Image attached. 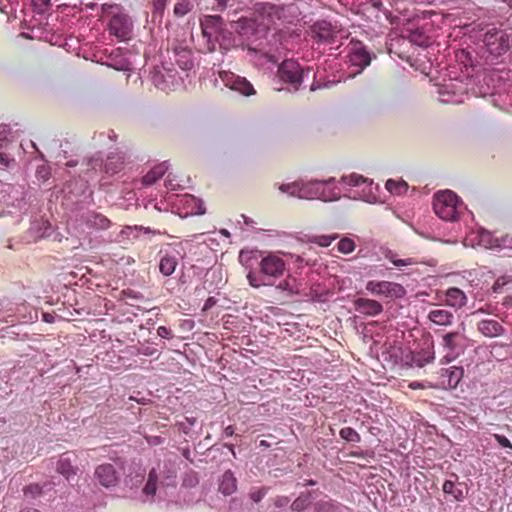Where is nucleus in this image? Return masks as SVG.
I'll use <instances>...</instances> for the list:
<instances>
[{"mask_svg": "<svg viewBox=\"0 0 512 512\" xmlns=\"http://www.w3.org/2000/svg\"><path fill=\"white\" fill-rule=\"evenodd\" d=\"M259 270L261 275L254 271H249L247 274L248 283L254 288L270 285L272 284L270 280L280 278L286 270V262L280 255L268 253L259 262Z\"/></svg>", "mask_w": 512, "mask_h": 512, "instance_id": "1", "label": "nucleus"}, {"mask_svg": "<svg viewBox=\"0 0 512 512\" xmlns=\"http://www.w3.org/2000/svg\"><path fill=\"white\" fill-rule=\"evenodd\" d=\"M103 17L109 18L108 31L119 41H128L131 38L133 23L124 8L119 4L104 3L101 5Z\"/></svg>", "mask_w": 512, "mask_h": 512, "instance_id": "2", "label": "nucleus"}, {"mask_svg": "<svg viewBox=\"0 0 512 512\" xmlns=\"http://www.w3.org/2000/svg\"><path fill=\"white\" fill-rule=\"evenodd\" d=\"M463 207L462 200L451 190L439 191L434 195L433 209L445 221L457 220Z\"/></svg>", "mask_w": 512, "mask_h": 512, "instance_id": "3", "label": "nucleus"}, {"mask_svg": "<svg viewBox=\"0 0 512 512\" xmlns=\"http://www.w3.org/2000/svg\"><path fill=\"white\" fill-rule=\"evenodd\" d=\"M483 41L487 51L492 56L499 57L510 49L512 32L493 28L485 33Z\"/></svg>", "mask_w": 512, "mask_h": 512, "instance_id": "4", "label": "nucleus"}, {"mask_svg": "<svg viewBox=\"0 0 512 512\" xmlns=\"http://www.w3.org/2000/svg\"><path fill=\"white\" fill-rule=\"evenodd\" d=\"M366 290L372 295L387 298H402L406 294V290L401 284L385 280L368 281L366 283Z\"/></svg>", "mask_w": 512, "mask_h": 512, "instance_id": "5", "label": "nucleus"}, {"mask_svg": "<svg viewBox=\"0 0 512 512\" xmlns=\"http://www.w3.org/2000/svg\"><path fill=\"white\" fill-rule=\"evenodd\" d=\"M278 76L283 82L291 84L297 90L303 80V69L294 60H285L278 68Z\"/></svg>", "mask_w": 512, "mask_h": 512, "instance_id": "6", "label": "nucleus"}, {"mask_svg": "<svg viewBox=\"0 0 512 512\" xmlns=\"http://www.w3.org/2000/svg\"><path fill=\"white\" fill-rule=\"evenodd\" d=\"M220 78L225 86L231 90L238 91L245 96L255 94L252 84L243 77L231 72H220Z\"/></svg>", "mask_w": 512, "mask_h": 512, "instance_id": "7", "label": "nucleus"}, {"mask_svg": "<svg viewBox=\"0 0 512 512\" xmlns=\"http://www.w3.org/2000/svg\"><path fill=\"white\" fill-rule=\"evenodd\" d=\"M94 476L99 484L106 488L116 486L119 481V475L115 467L110 463L97 466Z\"/></svg>", "mask_w": 512, "mask_h": 512, "instance_id": "8", "label": "nucleus"}, {"mask_svg": "<svg viewBox=\"0 0 512 512\" xmlns=\"http://www.w3.org/2000/svg\"><path fill=\"white\" fill-rule=\"evenodd\" d=\"M440 374V387L454 389L458 386L464 375L462 367L451 366L449 368H442Z\"/></svg>", "mask_w": 512, "mask_h": 512, "instance_id": "9", "label": "nucleus"}, {"mask_svg": "<svg viewBox=\"0 0 512 512\" xmlns=\"http://www.w3.org/2000/svg\"><path fill=\"white\" fill-rule=\"evenodd\" d=\"M313 37L319 42L331 43L338 32L336 27L326 20L318 21L311 27Z\"/></svg>", "mask_w": 512, "mask_h": 512, "instance_id": "10", "label": "nucleus"}, {"mask_svg": "<svg viewBox=\"0 0 512 512\" xmlns=\"http://www.w3.org/2000/svg\"><path fill=\"white\" fill-rule=\"evenodd\" d=\"M460 338L461 334L458 331L448 332L442 336L441 345L447 352L441 360L442 363H449L455 358L454 352L459 346Z\"/></svg>", "mask_w": 512, "mask_h": 512, "instance_id": "11", "label": "nucleus"}, {"mask_svg": "<svg viewBox=\"0 0 512 512\" xmlns=\"http://www.w3.org/2000/svg\"><path fill=\"white\" fill-rule=\"evenodd\" d=\"M354 307L357 312L366 316H376L383 311L380 302L369 298H357L354 301Z\"/></svg>", "mask_w": 512, "mask_h": 512, "instance_id": "12", "label": "nucleus"}, {"mask_svg": "<svg viewBox=\"0 0 512 512\" xmlns=\"http://www.w3.org/2000/svg\"><path fill=\"white\" fill-rule=\"evenodd\" d=\"M222 18L218 15H209L201 20L200 26L204 37L210 41L213 35L221 30Z\"/></svg>", "mask_w": 512, "mask_h": 512, "instance_id": "13", "label": "nucleus"}, {"mask_svg": "<svg viewBox=\"0 0 512 512\" xmlns=\"http://www.w3.org/2000/svg\"><path fill=\"white\" fill-rule=\"evenodd\" d=\"M467 300L466 294L457 287H450L445 291L444 302L449 307L460 309L466 305Z\"/></svg>", "mask_w": 512, "mask_h": 512, "instance_id": "14", "label": "nucleus"}, {"mask_svg": "<svg viewBox=\"0 0 512 512\" xmlns=\"http://www.w3.org/2000/svg\"><path fill=\"white\" fill-rule=\"evenodd\" d=\"M75 459L71 458L69 453H64L57 461L56 470L59 474L63 475L67 480H70L77 474L78 468L73 465Z\"/></svg>", "mask_w": 512, "mask_h": 512, "instance_id": "15", "label": "nucleus"}, {"mask_svg": "<svg viewBox=\"0 0 512 512\" xmlns=\"http://www.w3.org/2000/svg\"><path fill=\"white\" fill-rule=\"evenodd\" d=\"M478 331L486 337H497L503 334V326L496 320H482L477 325Z\"/></svg>", "mask_w": 512, "mask_h": 512, "instance_id": "16", "label": "nucleus"}, {"mask_svg": "<svg viewBox=\"0 0 512 512\" xmlns=\"http://www.w3.org/2000/svg\"><path fill=\"white\" fill-rule=\"evenodd\" d=\"M427 317L432 323L439 326H450L454 321L453 313L442 308L430 310Z\"/></svg>", "mask_w": 512, "mask_h": 512, "instance_id": "17", "label": "nucleus"}, {"mask_svg": "<svg viewBox=\"0 0 512 512\" xmlns=\"http://www.w3.org/2000/svg\"><path fill=\"white\" fill-rule=\"evenodd\" d=\"M256 22L250 18H240L231 24V28L242 36L252 35L256 31Z\"/></svg>", "mask_w": 512, "mask_h": 512, "instance_id": "18", "label": "nucleus"}, {"mask_svg": "<svg viewBox=\"0 0 512 512\" xmlns=\"http://www.w3.org/2000/svg\"><path fill=\"white\" fill-rule=\"evenodd\" d=\"M237 480L231 470H227L221 477L219 491L224 495H231L236 491Z\"/></svg>", "mask_w": 512, "mask_h": 512, "instance_id": "19", "label": "nucleus"}, {"mask_svg": "<svg viewBox=\"0 0 512 512\" xmlns=\"http://www.w3.org/2000/svg\"><path fill=\"white\" fill-rule=\"evenodd\" d=\"M85 223L92 228L107 229L110 226V220L97 212H88L84 216Z\"/></svg>", "mask_w": 512, "mask_h": 512, "instance_id": "20", "label": "nucleus"}, {"mask_svg": "<svg viewBox=\"0 0 512 512\" xmlns=\"http://www.w3.org/2000/svg\"><path fill=\"white\" fill-rule=\"evenodd\" d=\"M178 259L174 255L164 254L159 261V271L164 276H170L175 272Z\"/></svg>", "mask_w": 512, "mask_h": 512, "instance_id": "21", "label": "nucleus"}, {"mask_svg": "<svg viewBox=\"0 0 512 512\" xmlns=\"http://www.w3.org/2000/svg\"><path fill=\"white\" fill-rule=\"evenodd\" d=\"M124 165L125 162L123 156L111 155L107 157L104 169L106 173L113 175L120 172L124 168Z\"/></svg>", "mask_w": 512, "mask_h": 512, "instance_id": "22", "label": "nucleus"}, {"mask_svg": "<svg viewBox=\"0 0 512 512\" xmlns=\"http://www.w3.org/2000/svg\"><path fill=\"white\" fill-rule=\"evenodd\" d=\"M167 171L165 163L159 164L153 167L142 179V182L146 186L153 185L157 180L162 178Z\"/></svg>", "mask_w": 512, "mask_h": 512, "instance_id": "23", "label": "nucleus"}, {"mask_svg": "<svg viewBox=\"0 0 512 512\" xmlns=\"http://www.w3.org/2000/svg\"><path fill=\"white\" fill-rule=\"evenodd\" d=\"M277 289H279L281 291H286L289 294H298L299 293V286H298L297 280H296V278H294L290 275L277 285Z\"/></svg>", "mask_w": 512, "mask_h": 512, "instance_id": "24", "label": "nucleus"}, {"mask_svg": "<svg viewBox=\"0 0 512 512\" xmlns=\"http://www.w3.org/2000/svg\"><path fill=\"white\" fill-rule=\"evenodd\" d=\"M385 187L390 193L396 195H401L408 189V185L405 181H396L393 179L387 180Z\"/></svg>", "mask_w": 512, "mask_h": 512, "instance_id": "25", "label": "nucleus"}, {"mask_svg": "<svg viewBox=\"0 0 512 512\" xmlns=\"http://www.w3.org/2000/svg\"><path fill=\"white\" fill-rule=\"evenodd\" d=\"M351 61L354 64L359 65L363 68L370 64L371 58H370V55L368 52H366L365 50L359 49V50H356L352 54Z\"/></svg>", "mask_w": 512, "mask_h": 512, "instance_id": "26", "label": "nucleus"}, {"mask_svg": "<svg viewBox=\"0 0 512 512\" xmlns=\"http://www.w3.org/2000/svg\"><path fill=\"white\" fill-rule=\"evenodd\" d=\"M442 489L444 493L452 495L455 500L461 501L464 499L462 490L457 488L455 483L451 480H446Z\"/></svg>", "mask_w": 512, "mask_h": 512, "instance_id": "27", "label": "nucleus"}, {"mask_svg": "<svg viewBox=\"0 0 512 512\" xmlns=\"http://www.w3.org/2000/svg\"><path fill=\"white\" fill-rule=\"evenodd\" d=\"M193 8L189 0H178L174 5L173 13L176 17H183L188 14Z\"/></svg>", "mask_w": 512, "mask_h": 512, "instance_id": "28", "label": "nucleus"}, {"mask_svg": "<svg viewBox=\"0 0 512 512\" xmlns=\"http://www.w3.org/2000/svg\"><path fill=\"white\" fill-rule=\"evenodd\" d=\"M385 257L393 263L396 267H405L414 265L417 263V261L414 258H405V259H399L397 258V255L391 251H389Z\"/></svg>", "mask_w": 512, "mask_h": 512, "instance_id": "29", "label": "nucleus"}, {"mask_svg": "<svg viewBox=\"0 0 512 512\" xmlns=\"http://www.w3.org/2000/svg\"><path fill=\"white\" fill-rule=\"evenodd\" d=\"M339 435L347 442L358 443L361 441L360 434L352 427H344L340 430Z\"/></svg>", "mask_w": 512, "mask_h": 512, "instance_id": "30", "label": "nucleus"}, {"mask_svg": "<svg viewBox=\"0 0 512 512\" xmlns=\"http://www.w3.org/2000/svg\"><path fill=\"white\" fill-rule=\"evenodd\" d=\"M309 503H310V501H309L308 495H300L291 504V509L293 511L300 512V511L304 510L305 508H307Z\"/></svg>", "mask_w": 512, "mask_h": 512, "instance_id": "31", "label": "nucleus"}, {"mask_svg": "<svg viewBox=\"0 0 512 512\" xmlns=\"http://www.w3.org/2000/svg\"><path fill=\"white\" fill-rule=\"evenodd\" d=\"M342 181L350 186H358L362 183H365L367 181V178L363 177L362 175L353 173L348 176H343Z\"/></svg>", "mask_w": 512, "mask_h": 512, "instance_id": "32", "label": "nucleus"}, {"mask_svg": "<svg viewBox=\"0 0 512 512\" xmlns=\"http://www.w3.org/2000/svg\"><path fill=\"white\" fill-rule=\"evenodd\" d=\"M355 249V243L350 238H343L338 242V250L343 254H349Z\"/></svg>", "mask_w": 512, "mask_h": 512, "instance_id": "33", "label": "nucleus"}, {"mask_svg": "<svg viewBox=\"0 0 512 512\" xmlns=\"http://www.w3.org/2000/svg\"><path fill=\"white\" fill-rule=\"evenodd\" d=\"M335 239H336V236L317 235V236H313L310 241L319 246L328 247L332 243V241H334Z\"/></svg>", "mask_w": 512, "mask_h": 512, "instance_id": "34", "label": "nucleus"}, {"mask_svg": "<svg viewBox=\"0 0 512 512\" xmlns=\"http://www.w3.org/2000/svg\"><path fill=\"white\" fill-rule=\"evenodd\" d=\"M510 283H512L511 276H501L494 282L492 289L495 293H501L503 291L504 286Z\"/></svg>", "mask_w": 512, "mask_h": 512, "instance_id": "35", "label": "nucleus"}, {"mask_svg": "<svg viewBox=\"0 0 512 512\" xmlns=\"http://www.w3.org/2000/svg\"><path fill=\"white\" fill-rule=\"evenodd\" d=\"M493 438L498 442V444L500 446H502L503 448H508L510 450H512V443L511 441L505 437L504 435H501V434H493Z\"/></svg>", "mask_w": 512, "mask_h": 512, "instance_id": "36", "label": "nucleus"}, {"mask_svg": "<svg viewBox=\"0 0 512 512\" xmlns=\"http://www.w3.org/2000/svg\"><path fill=\"white\" fill-rule=\"evenodd\" d=\"M266 493H267L266 488H259L250 493V498L254 502L258 503L265 497Z\"/></svg>", "mask_w": 512, "mask_h": 512, "instance_id": "37", "label": "nucleus"}, {"mask_svg": "<svg viewBox=\"0 0 512 512\" xmlns=\"http://www.w3.org/2000/svg\"><path fill=\"white\" fill-rule=\"evenodd\" d=\"M24 494L36 497L41 494V487L37 484H31L24 488Z\"/></svg>", "mask_w": 512, "mask_h": 512, "instance_id": "38", "label": "nucleus"}, {"mask_svg": "<svg viewBox=\"0 0 512 512\" xmlns=\"http://www.w3.org/2000/svg\"><path fill=\"white\" fill-rule=\"evenodd\" d=\"M167 0H153V12L163 14Z\"/></svg>", "mask_w": 512, "mask_h": 512, "instance_id": "39", "label": "nucleus"}, {"mask_svg": "<svg viewBox=\"0 0 512 512\" xmlns=\"http://www.w3.org/2000/svg\"><path fill=\"white\" fill-rule=\"evenodd\" d=\"M157 334L158 336L164 339H170L173 337L172 330L170 328H167L166 326H159L157 328Z\"/></svg>", "mask_w": 512, "mask_h": 512, "instance_id": "40", "label": "nucleus"}, {"mask_svg": "<svg viewBox=\"0 0 512 512\" xmlns=\"http://www.w3.org/2000/svg\"><path fill=\"white\" fill-rule=\"evenodd\" d=\"M11 163H14V160L8 155L4 153H0V169H5L10 167Z\"/></svg>", "mask_w": 512, "mask_h": 512, "instance_id": "41", "label": "nucleus"}, {"mask_svg": "<svg viewBox=\"0 0 512 512\" xmlns=\"http://www.w3.org/2000/svg\"><path fill=\"white\" fill-rule=\"evenodd\" d=\"M156 484L157 483H155V482L147 481V483L143 489V492L147 495H154L156 492Z\"/></svg>", "mask_w": 512, "mask_h": 512, "instance_id": "42", "label": "nucleus"}, {"mask_svg": "<svg viewBox=\"0 0 512 512\" xmlns=\"http://www.w3.org/2000/svg\"><path fill=\"white\" fill-rule=\"evenodd\" d=\"M408 387L411 388L412 390H417V389L429 388V387H432V386L431 385H425L424 383H421V382H418V381H413V382L409 383Z\"/></svg>", "mask_w": 512, "mask_h": 512, "instance_id": "43", "label": "nucleus"}, {"mask_svg": "<svg viewBox=\"0 0 512 512\" xmlns=\"http://www.w3.org/2000/svg\"><path fill=\"white\" fill-rule=\"evenodd\" d=\"M296 189H297V188H296V186H295V185H290V184L282 185V186L280 187V190H281L282 192H288V193H289V194H291V195H294V194H295Z\"/></svg>", "mask_w": 512, "mask_h": 512, "instance_id": "44", "label": "nucleus"}, {"mask_svg": "<svg viewBox=\"0 0 512 512\" xmlns=\"http://www.w3.org/2000/svg\"><path fill=\"white\" fill-rule=\"evenodd\" d=\"M158 475L155 469H152L148 474V480L149 482H155L157 483Z\"/></svg>", "mask_w": 512, "mask_h": 512, "instance_id": "45", "label": "nucleus"}, {"mask_svg": "<svg viewBox=\"0 0 512 512\" xmlns=\"http://www.w3.org/2000/svg\"><path fill=\"white\" fill-rule=\"evenodd\" d=\"M215 1L217 2V4L212 6L213 9L222 10L225 8L227 0H215Z\"/></svg>", "mask_w": 512, "mask_h": 512, "instance_id": "46", "label": "nucleus"}, {"mask_svg": "<svg viewBox=\"0 0 512 512\" xmlns=\"http://www.w3.org/2000/svg\"><path fill=\"white\" fill-rule=\"evenodd\" d=\"M434 358H435V357H434V353L432 352V353H430V354L428 355V357H427L424 361H419V362H418V366L422 367V366H423V365H425L426 363H430V362H432V361L434 360Z\"/></svg>", "mask_w": 512, "mask_h": 512, "instance_id": "47", "label": "nucleus"}, {"mask_svg": "<svg viewBox=\"0 0 512 512\" xmlns=\"http://www.w3.org/2000/svg\"><path fill=\"white\" fill-rule=\"evenodd\" d=\"M234 432H235V429L232 425H229L224 429V435L226 437H231L234 434Z\"/></svg>", "mask_w": 512, "mask_h": 512, "instance_id": "48", "label": "nucleus"}, {"mask_svg": "<svg viewBox=\"0 0 512 512\" xmlns=\"http://www.w3.org/2000/svg\"><path fill=\"white\" fill-rule=\"evenodd\" d=\"M289 502L288 498L286 497H279L276 499L275 504L277 506H284Z\"/></svg>", "mask_w": 512, "mask_h": 512, "instance_id": "49", "label": "nucleus"}, {"mask_svg": "<svg viewBox=\"0 0 512 512\" xmlns=\"http://www.w3.org/2000/svg\"><path fill=\"white\" fill-rule=\"evenodd\" d=\"M215 303V300L213 297H210L206 300L205 302V305H204V309H208L209 307H211L213 304Z\"/></svg>", "mask_w": 512, "mask_h": 512, "instance_id": "50", "label": "nucleus"}, {"mask_svg": "<svg viewBox=\"0 0 512 512\" xmlns=\"http://www.w3.org/2000/svg\"><path fill=\"white\" fill-rule=\"evenodd\" d=\"M478 313H486V314H489L490 311L488 310V308H485V307H481L479 309H477L476 311H474L472 314H478Z\"/></svg>", "mask_w": 512, "mask_h": 512, "instance_id": "51", "label": "nucleus"}, {"mask_svg": "<svg viewBox=\"0 0 512 512\" xmlns=\"http://www.w3.org/2000/svg\"><path fill=\"white\" fill-rule=\"evenodd\" d=\"M225 447H227L229 449V451H231L232 455L235 457L236 456V453L234 451V445L233 444H225Z\"/></svg>", "mask_w": 512, "mask_h": 512, "instance_id": "52", "label": "nucleus"}, {"mask_svg": "<svg viewBox=\"0 0 512 512\" xmlns=\"http://www.w3.org/2000/svg\"><path fill=\"white\" fill-rule=\"evenodd\" d=\"M19 512H40V511L35 508H25V509L20 510Z\"/></svg>", "mask_w": 512, "mask_h": 512, "instance_id": "53", "label": "nucleus"}, {"mask_svg": "<svg viewBox=\"0 0 512 512\" xmlns=\"http://www.w3.org/2000/svg\"><path fill=\"white\" fill-rule=\"evenodd\" d=\"M143 354L146 355V356H150L153 354V351L147 347L144 351H143Z\"/></svg>", "mask_w": 512, "mask_h": 512, "instance_id": "54", "label": "nucleus"}, {"mask_svg": "<svg viewBox=\"0 0 512 512\" xmlns=\"http://www.w3.org/2000/svg\"><path fill=\"white\" fill-rule=\"evenodd\" d=\"M306 485H315V481L309 480Z\"/></svg>", "mask_w": 512, "mask_h": 512, "instance_id": "55", "label": "nucleus"}]
</instances>
